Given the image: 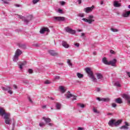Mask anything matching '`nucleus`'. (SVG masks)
Masks as SVG:
<instances>
[{
    "label": "nucleus",
    "mask_w": 130,
    "mask_h": 130,
    "mask_svg": "<svg viewBox=\"0 0 130 130\" xmlns=\"http://www.w3.org/2000/svg\"><path fill=\"white\" fill-rule=\"evenodd\" d=\"M49 125L51 126V125H52V124H51V123H49Z\"/></svg>",
    "instance_id": "62"
},
{
    "label": "nucleus",
    "mask_w": 130,
    "mask_h": 130,
    "mask_svg": "<svg viewBox=\"0 0 130 130\" xmlns=\"http://www.w3.org/2000/svg\"><path fill=\"white\" fill-rule=\"evenodd\" d=\"M2 89L3 91H8V92L12 95L13 94V91H12V87L8 86L7 87H2Z\"/></svg>",
    "instance_id": "8"
},
{
    "label": "nucleus",
    "mask_w": 130,
    "mask_h": 130,
    "mask_svg": "<svg viewBox=\"0 0 130 130\" xmlns=\"http://www.w3.org/2000/svg\"><path fill=\"white\" fill-rule=\"evenodd\" d=\"M67 62L69 66H71V67L73 66V64H72V62H71V60L68 59Z\"/></svg>",
    "instance_id": "35"
},
{
    "label": "nucleus",
    "mask_w": 130,
    "mask_h": 130,
    "mask_svg": "<svg viewBox=\"0 0 130 130\" xmlns=\"http://www.w3.org/2000/svg\"><path fill=\"white\" fill-rule=\"evenodd\" d=\"M42 108H43V109H44V108H46V105L43 106Z\"/></svg>",
    "instance_id": "53"
},
{
    "label": "nucleus",
    "mask_w": 130,
    "mask_h": 130,
    "mask_svg": "<svg viewBox=\"0 0 130 130\" xmlns=\"http://www.w3.org/2000/svg\"><path fill=\"white\" fill-rule=\"evenodd\" d=\"M67 93L68 94L66 95V98L67 99H70L71 97H73L74 96L71 93V92L70 91H68Z\"/></svg>",
    "instance_id": "23"
},
{
    "label": "nucleus",
    "mask_w": 130,
    "mask_h": 130,
    "mask_svg": "<svg viewBox=\"0 0 130 130\" xmlns=\"http://www.w3.org/2000/svg\"><path fill=\"white\" fill-rule=\"evenodd\" d=\"M26 63H27L26 61H23L20 65H19V69H20V70H22V69H23V66H25Z\"/></svg>",
    "instance_id": "28"
},
{
    "label": "nucleus",
    "mask_w": 130,
    "mask_h": 130,
    "mask_svg": "<svg viewBox=\"0 0 130 130\" xmlns=\"http://www.w3.org/2000/svg\"><path fill=\"white\" fill-rule=\"evenodd\" d=\"M125 125L122 126L120 128L121 129H128V127L129 126V124H128V123L127 122H125Z\"/></svg>",
    "instance_id": "14"
},
{
    "label": "nucleus",
    "mask_w": 130,
    "mask_h": 130,
    "mask_svg": "<svg viewBox=\"0 0 130 130\" xmlns=\"http://www.w3.org/2000/svg\"><path fill=\"white\" fill-rule=\"evenodd\" d=\"M78 106H79L81 108H85V105L81 103H79L77 104Z\"/></svg>",
    "instance_id": "31"
},
{
    "label": "nucleus",
    "mask_w": 130,
    "mask_h": 130,
    "mask_svg": "<svg viewBox=\"0 0 130 130\" xmlns=\"http://www.w3.org/2000/svg\"><path fill=\"white\" fill-rule=\"evenodd\" d=\"M44 32H50V30H49L48 28L45 27L42 28L40 31V33H41V34H44Z\"/></svg>",
    "instance_id": "10"
},
{
    "label": "nucleus",
    "mask_w": 130,
    "mask_h": 130,
    "mask_svg": "<svg viewBox=\"0 0 130 130\" xmlns=\"http://www.w3.org/2000/svg\"><path fill=\"white\" fill-rule=\"evenodd\" d=\"M42 118L44 119V120H45L46 123H49V122L51 121V119H50L49 118H45V117H43Z\"/></svg>",
    "instance_id": "21"
},
{
    "label": "nucleus",
    "mask_w": 130,
    "mask_h": 130,
    "mask_svg": "<svg viewBox=\"0 0 130 130\" xmlns=\"http://www.w3.org/2000/svg\"><path fill=\"white\" fill-rule=\"evenodd\" d=\"M122 121L121 120H118L117 121H115V126H117V125H119V124H120Z\"/></svg>",
    "instance_id": "24"
},
{
    "label": "nucleus",
    "mask_w": 130,
    "mask_h": 130,
    "mask_svg": "<svg viewBox=\"0 0 130 130\" xmlns=\"http://www.w3.org/2000/svg\"><path fill=\"white\" fill-rule=\"evenodd\" d=\"M61 107V104L59 103H56V108L57 109L59 110Z\"/></svg>",
    "instance_id": "25"
},
{
    "label": "nucleus",
    "mask_w": 130,
    "mask_h": 130,
    "mask_svg": "<svg viewBox=\"0 0 130 130\" xmlns=\"http://www.w3.org/2000/svg\"><path fill=\"white\" fill-rule=\"evenodd\" d=\"M95 8V6L94 5H92L91 7H87L83 9L84 12L85 13H86V14H89V13H91V12L93 11V10H94V8Z\"/></svg>",
    "instance_id": "5"
},
{
    "label": "nucleus",
    "mask_w": 130,
    "mask_h": 130,
    "mask_svg": "<svg viewBox=\"0 0 130 130\" xmlns=\"http://www.w3.org/2000/svg\"><path fill=\"white\" fill-rule=\"evenodd\" d=\"M116 61V59H114L113 60L109 61V66L111 64L112 67H115Z\"/></svg>",
    "instance_id": "12"
},
{
    "label": "nucleus",
    "mask_w": 130,
    "mask_h": 130,
    "mask_svg": "<svg viewBox=\"0 0 130 130\" xmlns=\"http://www.w3.org/2000/svg\"><path fill=\"white\" fill-rule=\"evenodd\" d=\"M18 18L24 20L25 23H26V24H28V23H29V21L27 19H25V18L24 17V16H23L22 15H18Z\"/></svg>",
    "instance_id": "17"
},
{
    "label": "nucleus",
    "mask_w": 130,
    "mask_h": 130,
    "mask_svg": "<svg viewBox=\"0 0 130 130\" xmlns=\"http://www.w3.org/2000/svg\"><path fill=\"white\" fill-rule=\"evenodd\" d=\"M93 112H94V113H99V112H98L97 109H96V108H93Z\"/></svg>",
    "instance_id": "37"
},
{
    "label": "nucleus",
    "mask_w": 130,
    "mask_h": 130,
    "mask_svg": "<svg viewBox=\"0 0 130 130\" xmlns=\"http://www.w3.org/2000/svg\"><path fill=\"white\" fill-rule=\"evenodd\" d=\"M102 61L104 64H106L107 66H109V62L107 60V58L106 57H104L102 59Z\"/></svg>",
    "instance_id": "19"
},
{
    "label": "nucleus",
    "mask_w": 130,
    "mask_h": 130,
    "mask_svg": "<svg viewBox=\"0 0 130 130\" xmlns=\"http://www.w3.org/2000/svg\"><path fill=\"white\" fill-rule=\"evenodd\" d=\"M115 102L118 104H121L122 103V100L120 98H118L115 99Z\"/></svg>",
    "instance_id": "22"
},
{
    "label": "nucleus",
    "mask_w": 130,
    "mask_h": 130,
    "mask_svg": "<svg viewBox=\"0 0 130 130\" xmlns=\"http://www.w3.org/2000/svg\"><path fill=\"white\" fill-rule=\"evenodd\" d=\"M28 100L29 102H30V103H33V101H32V100L31 99V98H30V97L28 98Z\"/></svg>",
    "instance_id": "47"
},
{
    "label": "nucleus",
    "mask_w": 130,
    "mask_h": 130,
    "mask_svg": "<svg viewBox=\"0 0 130 130\" xmlns=\"http://www.w3.org/2000/svg\"><path fill=\"white\" fill-rule=\"evenodd\" d=\"M78 31H79V32H82V30L79 29V30H78Z\"/></svg>",
    "instance_id": "61"
},
{
    "label": "nucleus",
    "mask_w": 130,
    "mask_h": 130,
    "mask_svg": "<svg viewBox=\"0 0 130 130\" xmlns=\"http://www.w3.org/2000/svg\"><path fill=\"white\" fill-rule=\"evenodd\" d=\"M114 7L115 8H119V7H121V4L118 3V1H114Z\"/></svg>",
    "instance_id": "16"
},
{
    "label": "nucleus",
    "mask_w": 130,
    "mask_h": 130,
    "mask_svg": "<svg viewBox=\"0 0 130 130\" xmlns=\"http://www.w3.org/2000/svg\"><path fill=\"white\" fill-rule=\"evenodd\" d=\"M4 4H7V5L9 4V2H8L7 1H4Z\"/></svg>",
    "instance_id": "54"
},
{
    "label": "nucleus",
    "mask_w": 130,
    "mask_h": 130,
    "mask_svg": "<svg viewBox=\"0 0 130 130\" xmlns=\"http://www.w3.org/2000/svg\"><path fill=\"white\" fill-rule=\"evenodd\" d=\"M78 4H82V0H78Z\"/></svg>",
    "instance_id": "52"
},
{
    "label": "nucleus",
    "mask_w": 130,
    "mask_h": 130,
    "mask_svg": "<svg viewBox=\"0 0 130 130\" xmlns=\"http://www.w3.org/2000/svg\"><path fill=\"white\" fill-rule=\"evenodd\" d=\"M59 79H60L59 76H57L55 77V80H59Z\"/></svg>",
    "instance_id": "44"
},
{
    "label": "nucleus",
    "mask_w": 130,
    "mask_h": 130,
    "mask_svg": "<svg viewBox=\"0 0 130 130\" xmlns=\"http://www.w3.org/2000/svg\"><path fill=\"white\" fill-rule=\"evenodd\" d=\"M104 4V2L103 1H101V5H103Z\"/></svg>",
    "instance_id": "58"
},
{
    "label": "nucleus",
    "mask_w": 130,
    "mask_h": 130,
    "mask_svg": "<svg viewBox=\"0 0 130 130\" xmlns=\"http://www.w3.org/2000/svg\"><path fill=\"white\" fill-rule=\"evenodd\" d=\"M58 13H60V14H61V13H62V10L61 9H59L58 10Z\"/></svg>",
    "instance_id": "48"
},
{
    "label": "nucleus",
    "mask_w": 130,
    "mask_h": 130,
    "mask_svg": "<svg viewBox=\"0 0 130 130\" xmlns=\"http://www.w3.org/2000/svg\"><path fill=\"white\" fill-rule=\"evenodd\" d=\"M13 87L15 89H18V86H17V85H16L15 84L13 85Z\"/></svg>",
    "instance_id": "50"
},
{
    "label": "nucleus",
    "mask_w": 130,
    "mask_h": 130,
    "mask_svg": "<svg viewBox=\"0 0 130 130\" xmlns=\"http://www.w3.org/2000/svg\"><path fill=\"white\" fill-rule=\"evenodd\" d=\"M54 19L55 21H58L59 22H63L66 18L64 17L58 16V17H54Z\"/></svg>",
    "instance_id": "9"
},
{
    "label": "nucleus",
    "mask_w": 130,
    "mask_h": 130,
    "mask_svg": "<svg viewBox=\"0 0 130 130\" xmlns=\"http://www.w3.org/2000/svg\"><path fill=\"white\" fill-rule=\"evenodd\" d=\"M85 71H86V73H87V74H88V77H89V78L91 79L92 82L97 83V78H95V76H94V74H93V72L92 71V70H91V69L89 68H86Z\"/></svg>",
    "instance_id": "2"
},
{
    "label": "nucleus",
    "mask_w": 130,
    "mask_h": 130,
    "mask_svg": "<svg viewBox=\"0 0 130 130\" xmlns=\"http://www.w3.org/2000/svg\"><path fill=\"white\" fill-rule=\"evenodd\" d=\"M16 7H20L19 5H16Z\"/></svg>",
    "instance_id": "64"
},
{
    "label": "nucleus",
    "mask_w": 130,
    "mask_h": 130,
    "mask_svg": "<svg viewBox=\"0 0 130 130\" xmlns=\"http://www.w3.org/2000/svg\"><path fill=\"white\" fill-rule=\"evenodd\" d=\"M83 129H84V128L81 127H79L78 128V130H83Z\"/></svg>",
    "instance_id": "49"
},
{
    "label": "nucleus",
    "mask_w": 130,
    "mask_h": 130,
    "mask_svg": "<svg viewBox=\"0 0 130 130\" xmlns=\"http://www.w3.org/2000/svg\"><path fill=\"white\" fill-rule=\"evenodd\" d=\"M115 120L111 119L109 121L108 124L109 125H110V126H113V125H115Z\"/></svg>",
    "instance_id": "18"
},
{
    "label": "nucleus",
    "mask_w": 130,
    "mask_h": 130,
    "mask_svg": "<svg viewBox=\"0 0 130 130\" xmlns=\"http://www.w3.org/2000/svg\"><path fill=\"white\" fill-rule=\"evenodd\" d=\"M126 74H127L128 77H129V78H130V73L129 72H126Z\"/></svg>",
    "instance_id": "51"
},
{
    "label": "nucleus",
    "mask_w": 130,
    "mask_h": 130,
    "mask_svg": "<svg viewBox=\"0 0 130 130\" xmlns=\"http://www.w3.org/2000/svg\"><path fill=\"white\" fill-rule=\"evenodd\" d=\"M39 1L40 0H32V3L33 4H37V3L38 2H39Z\"/></svg>",
    "instance_id": "39"
},
{
    "label": "nucleus",
    "mask_w": 130,
    "mask_h": 130,
    "mask_svg": "<svg viewBox=\"0 0 130 130\" xmlns=\"http://www.w3.org/2000/svg\"><path fill=\"white\" fill-rule=\"evenodd\" d=\"M74 45H75V46H77V47H79V46H80V44L76 43L74 44Z\"/></svg>",
    "instance_id": "46"
},
{
    "label": "nucleus",
    "mask_w": 130,
    "mask_h": 130,
    "mask_svg": "<svg viewBox=\"0 0 130 130\" xmlns=\"http://www.w3.org/2000/svg\"><path fill=\"white\" fill-rule=\"evenodd\" d=\"M77 76L78 78H79V79H81V78H83V74H82L80 73H77Z\"/></svg>",
    "instance_id": "30"
},
{
    "label": "nucleus",
    "mask_w": 130,
    "mask_h": 130,
    "mask_svg": "<svg viewBox=\"0 0 130 130\" xmlns=\"http://www.w3.org/2000/svg\"><path fill=\"white\" fill-rule=\"evenodd\" d=\"M44 84H45L46 85H49V84H51V82H50V81L48 80H47L45 81Z\"/></svg>",
    "instance_id": "33"
},
{
    "label": "nucleus",
    "mask_w": 130,
    "mask_h": 130,
    "mask_svg": "<svg viewBox=\"0 0 130 130\" xmlns=\"http://www.w3.org/2000/svg\"><path fill=\"white\" fill-rule=\"evenodd\" d=\"M65 30L66 32H68V33H70V34H76V30L72 29V28H70L69 27H67L65 28Z\"/></svg>",
    "instance_id": "7"
},
{
    "label": "nucleus",
    "mask_w": 130,
    "mask_h": 130,
    "mask_svg": "<svg viewBox=\"0 0 130 130\" xmlns=\"http://www.w3.org/2000/svg\"><path fill=\"white\" fill-rule=\"evenodd\" d=\"M50 99H51V100H54V99L53 98H50Z\"/></svg>",
    "instance_id": "59"
},
{
    "label": "nucleus",
    "mask_w": 130,
    "mask_h": 130,
    "mask_svg": "<svg viewBox=\"0 0 130 130\" xmlns=\"http://www.w3.org/2000/svg\"><path fill=\"white\" fill-rule=\"evenodd\" d=\"M40 126H44L45 125V123L44 122L40 123L39 124Z\"/></svg>",
    "instance_id": "38"
},
{
    "label": "nucleus",
    "mask_w": 130,
    "mask_h": 130,
    "mask_svg": "<svg viewBox=\"0 0 130 130\" xmlns=\"http://www.w3.org/2000/svg\"><path fill=\"white\" fill-rule=\"evenodd\" d=\"M128 9H130V5L128 6Z\"/></svg>",
    "instance_id": "63"
},
{
    "label": "nucleus",
    "mask_w": 130,
    "mask_h": 130,
    "mask_svg": "<svg viewBox=\"0 0 130 130\" xmlns=\"http://www.w3.org/2000/svg\"><path fill=\"white\" fill-rule=\"evenodd\" d=\"M82 21L84 22H86L88 24H92L93 22H95V20L94 19V16L92 15H90L88 17V19L87 18H82Z\"/></svg>",
    "instance_id": "3"
},
{
    "label": "nucleus",
    "mask_w": 130,
    "mask_h": 130,
    "mask_svg": "<svg viewBox=\"0 0 130 130\" xmlns=\"http://www.w3.org/2000/svg\"><path fill=\"white\" fill-rule=\"evenodd\" d=\"M130 15V11H126L125 13H123L122 14V17L124 18H127V17H129Z\"/></svg>",
    "instance_id": "15"
},
{
    "label": "nucleus",
    "mask_w": 130,
    "mask_h": 130,
    "mask_svg": "<svg viewBox=\"0 0 130 130\" xmlns=\"http://www.w3.org/2000/svg\"><path fill=\"white\" fill-rule=\"evenodd\" d=\"M97 91L98 92H100V88H98Z\"/></svg>",
    "instance_id": "57"
},
{
    "label": "nucleus",
    "mask_w": 130,
    "mask_h": 130,
    "mask_svg": "<svg viewBox=\"0 0 130 130\" xmlns=\"http://www.w3.org/2000/svg\"><path fill=\"white\" fill-rule=\"evenodd\" d=\"M49 53L52 56H55L56 55H58V53L55 52L54 50H50L49 51Z\"/></svg>",
    "instance_id": "13"
},
{
    "label": "nucleus",
    "mask_w": 130,
    "mask_h": 130,
    "mask_svg": "<svg viewBox=\"0 0 130 130\" xmlns=\"http://www.w3.org/2000/svg\"><path fill=\"white\" fill-rule=\"evenodd\" d=\"M110 53H111L112 54H115V52L114 51L112 50H111L110 51Z\"/></svg>",
    "instance_id": "41"
},
{
    "label": "nucleus",
    "mask_w": 130,
    "mask_h": 130,
    "mask_svg": "<svg viewBox=\"0 0 130 130\" xmlns=\"http://www.w3.org/2000/svg\"><path fill=\"white\" fill-rule=\"evenodd\" d=\"M128 104L130 105V100H128Z\"/></svg>",
    "instance_id": "60"
},
{
    "label": "nucleus",
    "mask_w": 130,
    "mask_h": 130,
    "mask_svg": "<svg viewBox=\"0 0 130 130\" xmlns=\"http://www.w3.org/2000/svg\"><path fill=\"white\" fill-rule=\"evenodd\" d=\"M59 88L60 92H61L62 93H64V92H66V90L64 89L63 86H60Z\"/></svg>",
    "instance_id": "27"
},
{
    "label": "nucleus",
    "mask_w": 130,
    "mask_h": 130,
    "mask_svg": "<svg viewBox=\"0 0 130 130\" xmlns=\"http://www.w3.org/2000/svg\"><path fill=\"white\" fill-rule=\"evenodd\" d=\"M73 99H72L73 101L74 100H77V96H73Z\"/></svg>",
    "instance_id": "45"
},
{
    "label": "nucleus",
    "mask_w": 130,
    "mask_h": 130,
    "mask_svg": "<svg viewBox=\"0 0 130 130\" xmlns=\"http://www.w3.org/2000/svg\"><path fill=\"white\" fill-rule=\"evenodd\" d=\"M122 97L123 98H124V99H126V100H130V96L127 94H123Z\"/></svg>",
    "instance_id": "26"
},
{
    "label": "nucleus",
    "mask_w": 130,
    "mask_h": 130,
    "mask_svg": "<svg viewBox=\"0 0 130 130\" xmlns=\"http://www.w3.org/2000/svg\"><path fill=\"white\" fill-rule=\"evenodd\" d=\"M22 53V51H21V50L19 49H17L15 52V54L14 55L13 61H18V57H19V56H20Z\"/></svg>",
    "instance_id": "4"
},
{
    "label": "nucleus",
    "mask_w": 130,
    "mask_h": 130,
    "mask_svg": "<svg viewBox=\"0 0 130 130\" xmlns=\"http://www.w3.org/2000/svg\"><path fill=\"white\" fill-rule=\"evenodd\" d=\"M28 73L29 74H32L33 73V70H32V69H29Z\"/></svg>",
    "instance_id": "42"
},
{
    "label": "nucleus",
    "mask_w": 130,
    "mask_h": 130,
    "mask_svg": "<svg viewBox=\"0 0 130 130\" xmlns=\"http://www.w3.org/2000/svg\"><path fill=\"white\" fill-rule=\"evenodd\" d=\"M97 100L99 101H103L104 102H109L110 101V100L109 98H97Z\"/></svg>",
    "instance_id": "11"
},
{
    "label": "nucleus",
    "mask_w": 130,
    "mask_h": 130,
    "mask_svg": "<svg viewBox=\"0 0 130 130\" xmlns=\"http://www.w3.org/2000/svg\"><path fill=\"white\" fill-rule=\"evenodd\" d=\"M93 54L94 55H96V54H97V52H94L93 53Z\"/></svg>",
    "instance_id": "56"
},
{
    "label": "nucleus",
    "mask_w": 130,
    "mask_h": 130,
    "mask_svg": "<svg viewBox=\"0 0 130 130\" xmlns=\"http://www.w3.org/2000/svg\"><path fill=\"white\" fill-rule=\"evenodd\" d=\"M111 31H112L113 32H118V29H116V28H111Z\"/></svg>",
    "instance_id": "34"
},
{
    "label": "nucleus",
    "mask_w": 130,
    "mask_h": 130,
    "mask_svg": "<svg viewBox=\"0 0 130 130\" xmlns=\"http://www.w3.org/2000/svg\"><path fill=\"white\" fill-rule=\"evenodd\" d=\"M85 16V14L84 13H79L78 14V17H80L81 18H84Z\"/></svg>",
    "instance_id": "32"
},
{
    "label": "nucleus",
    "mask_w": 130,
    "mask_h": 130,
    "mask_svg": "<svg viewBox=\"0 0 130 130\" xmlns=\"http://www.w3.org/2000/svg\"><path fill=\"white\" fill-rule=\"evenodd\" d=\"M112 107H116L117 105L115 103H113L112 104Z\"/></svg>",
    "instance_id": "43"
},
{
    "label": "nucleus",
    "mask_w": 130,
    "mask_h": 130,
    "mask_svg": "<svg viewBox=\"0 0 130 130\" xmlns=\"http://www.w3.org/2000/svg\"><path fill=\"white\" fill-rule=\"evenodd\" d=\"M115 86H116L117 87H121L120 84H119V83L118 82H116V83H115Z\"/></svg>",
    "instance_id": "40"
},
{
    "label": "nucleus",
    "mask_w": 130,
    "mask_h": 130,
    "mask_svg": "<svg viewBox=\"0 0 130 130\" xmlns=\"http://www.w3.org/2000/svg\"><path fill=\"white\" fill-rule=\"evenodd\" d=\"M18 46L20 48H22V49L26 48V45L25 44H19Z\"/></svg>",
    "instance_id": "29"
},
{
    "label": "nucleus",
    "mask_w": 130,
    "mask_h": 130,
    "mask_svg": "<svg viewBox=\"0 0 130 130\" xmlns=\"http://www.w3.org/2000/svg\"><path fill=\"white\" fill-rule=\"evenodd\" d=\"M62 46L63 47H64L65 48H69V44H68V43H67V42H66V41H63L62 42Z\"/></svg>",
    "instance_id": "20"
},
{
    "label": "nucleus",
    "mask_w": 130,
    "mask_h": 130,
    "mask_svg": "<svg viewBox=\"0 0 130 130\" xmlns=\"http://www.w3.org/2000/svg\"><path fill=\"white\" fill-rule=\"evenodd\" d=\"M96 76L97 78V82H98V81L99 82H101V81H103V80L104 79L103 75L101 73H96Z\"/></svg>",
    "instance_id": "6"
},
{
    "label": "nucleus",
    "mask_w": 130,
    "mask_h": 130,
    "mask_svg": "<svg viewBox=\"0 0 130 130\" xmlns=\"http://www.w3.org/2000/svg\"><path fill=\"white\" fill-rule=\"evenodd\" d=\"M0 115L2 116L4 115L5 122L6 124H11V122L12 121V120H11V114L6 113L5 109L0 108Z\"/></svg>",
    "instance_id": "1"
},
{
    "label": "nucleus",
    "mask_w": 130,
    "mask_h": 130,
    "mask_svg": "<svg viewBox=\"0 0 130 130\" xmlns=\"http://www.w3.org/2000/svg\"><path fill=\"white\" fill-rule=\"evenodd\" d=\"M81 36H82V37L85 36V34H84V33H81Z\"/></svg>",
    "instance_id": "55"
},
{
    "label": "nucleus",
    "mask_w": 130,
    "mask_h": 130,
    "mask_svg": "<svg viewBox=\"0 0 130 130\" xmlns=\"http://www.w3.org/2000/svg\"><path fill=\"white\" fill-rule=\"evenodd\" d=\"M59 3L61 6H64V5H66V2L64 1H60Z\"/></svg>",
    "instance_id": "36"
}]
</instances>
